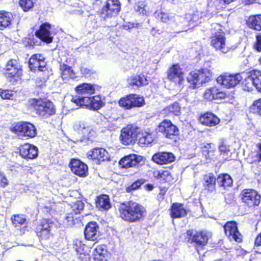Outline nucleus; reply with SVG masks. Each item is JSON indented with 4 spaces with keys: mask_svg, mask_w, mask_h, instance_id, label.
<instances>
[{
    "mask_svg": "<svg viewBox=\"0 0 261 261\" xmlns=\"http://www.w3.org/2000/svg\"><path fill=\"white\" fill-rule=\"evenodd\" d=\"M246 74L245 73L231 74L226 73L218 76L217 81L218 84L227 88L234 87L243 80Z\"/></svg>",
    "mask_w": 261,
    "mask_h": 261,
    "instance_id": "1a4fd4ad",
    "label": "nucleus"
},
{
    "mask_svg": "<svg viewBox=\"0 0 261 261\" xmlns=\"http://www.w3.org/2000/svg\"><path fill=\"white\" fill-rule=\"evenodd\" d=\"M76 95L72 101L77 106H85L93 110L100 109L103 106L102 101L99 95L91 96L95 92L94 87L91 84L83 83L76 87Z\"/></svg>",
    "mask_w": 261,
    "mask_h": 261,
    "instance_id": "f257e3e1",
    "label": "nucleus"
},
{
    "mask_svg": "<svg viewBox=\"0 0 261 261\" xmlns=\"http://www.w3.org/2000/svg\"><path fill=\"white\" fill-rule=\"evenodd\" d=\"M132 101V108L142 107L144 103V100L142 97H139L137 94H131Z\"/></svg>",
    "mask_w": 261,
    "mask_h": 261,
    "instance_id": "49530a36",
    "label": "nucleus"
},
{
    "mask_svg": "<svg viewBox=\"0 0 261 261\" xmlns=\"http://www.w3.org/2000/svg\"><path fill=\"white\" fill-rule=\"evenodd\" d=\"M148 186L149 187V190H151L152 189V188H153L152 186H151V185H148Z\"/></svg>",
    "mask_w": 261,
    "mask_h": 261,
    "instance_id": "774afa93",
    "label": "nucleus"
},
{
    "mask_svg": "<svg viewBox=\"0 0 261 261\" xmlns=\"http://www.w3.org/2000/svg\"><path fill=\"white\" fill-rule=\"evenodd\" d=\"M187 234L188 237V242L190 243L195 244V247L198 252L203 249L207 243L208 237L204 232H196L193 230H189Z\"/></svg>",
    "mask_w": 261,
    "mask_h": 261,
    "instance_id": "0eeeda50",
    "label": "nucleus"
},
{
    "mask_svg": "<svg viewBox=\"0 0 261 261\" xmlns=\"http://www.w3.org/2000/svg\"><path fill=\"white\" fill-rule=\"evenodd\" d=\"M14 94L12 91L0 89V96L3 99H12Z\"/></svg>",
    "mask_w": 261,
    "mask_h": 261,
    "instance_id": "8fccbe9b",
    "label": "nucleus"
},
{
    "mask_svg": "<svg viewBox=\"0 0 261 261\" xmlns=\"http://www.w3.org/2000/svg\"><path fill=\"white\" fill-rule=\"evenodd\" d=\"M137 139L138 144L141 146L149 144L153 141L151 134L146 132H140L139 130Z\"/></svg>",
    "mask_w": 261,
    "mask_h": 261,
    "instance_id": "2f4dec72",
    "label": "nucleus"
},
{
    "mask_svg": "<svg viewBox=\"0 0 261 261\" xmlns=\"http://www.w3.org/2000/svg\"><path fill=\"white\" fill-rule=\"evenodd\" d=\"M120 9L121 4L119 0H106L100 9V15L104 18L114 17Z\"/></svg>",
    "mask_w": 261,
    "mask_h": 261,
    "instance_id": "423d86ee",
    "label": "nucleus"
},
{
    "mask_svg": "<svg viewBox=\"0 0 261 261\" xmlns=\"http://www.w3.org/2000/svg\"><path fill=\"white\" fill-rule=\"evenodd\" d=\"M20 155L23 158L33 159L38 155V148L30 144H25L20 146Z\"/></svg>",
    "mask_w": 261,
    "mask_h": 261,
    "instance_id": "aec40b11",
    "label": "nucleus"
},
{
    "mask_svg": "<svg viewBox=\"0 0 261 261\" xmlns=\"http://www.w3.org/2000/svg\"><path fill=\"white\" fill-rule=\"evenodd\" d=\"M223 2L226 4H229L232 2L233 0H223Z\"/></svg>",
    "mask_w": 261,
    "mask_h": 261,
    "instance_id": "338daca9",
    "label": "nucleus"
},
{
    "mask_svg": "<svg viewBox=\"0 0 261 261\" xmlns=\"http://www.w3.org/2000/svg\"><path fill=\"white\" fill-rule=\"evenodd\" d=\"M203 96L205 99L212 101L214 99H223L225 97L226 94L220 91L218 88L213 87L206 90Z\"/></svg>",
    "mask_w": 261,
    "mask_h": 261,
    "instance_id": "a878e982",
    "label": "nucleus"
},
{
    "mask_svg": "<svg viewBox=\"0 0 261 261\" xmlns=\"http://www.w3.org/2000/svg\"><path fill=\"white\" fill-rule=\"evenodd\" d=\"M30 69L34 72L43 71L46 70V62L44 57L40 54L32 56L29 61Z\"/></svg>",
    "mask_w": 261,
    "mask_h": 261,
    "instance_id": "4468645a",
    "label": "nucleus"
},
{
    "mask_svg": "<svg viewBox=\"0 0 261 261\" xmlns=\"http://www.w3.org/2000/svg\"><path fill=\"white\" fill-rule=\"evenodd\" d=\"M175 160V156L173 153L167 152H159L152 157V160L160 165L169 164L174 162Z\"/></svg>",
    "mask_w": 261,
    "mask_h": 261,
    "instance_id": "412c9836",
    "label": "nucleus"
},
{
    "mask_svg": "<svg viewBox=\"0 0 261 261\" xmlns=\"http://www.w3.org/2000/svg\"><path fill=\"white\" fill-rule=\"evenodd\" d=\"M247 24L252 29L261 30V15L250 16L247 20Z\"/></svg>",
    "mask_w": 261,
    "mask_h": 261,
    "instance_id": "473e14b6",
    "label": "nucleus"
},
{
    "mask_svg": "<svg viewBox=\"0 0 261 261\" xmlns=\"http://www.w3.org/2000/svg\"><path fill=\"white\" fill-rule=\"evenodd\" d=\"M8 184V180L7 178L2 175H0V185L4 187L7 186Z\"/></svg>",
    "mask_w": 261,
    "mask_h": 261,
    "instance_id": "bf43d9fd",
    "label": "nucleus"
},
{
    "mask_svg": "<svg viewBox=\"0 0 261 261\" xmlns=\"http://www.w3.org/2000/svg\"><path fill=\"white\" fill-rule=\"evenodd\" d=\"M32 106L36 114L44 118H47L56 113L53 103L48 100L34 99L32 100Z\"/></svg>",
    "mask_w": 261,
    "mask_h": 261,
    "instance_id": "20e7f679",
    "label": "nucleus"
},
{
    "mask_svg": "<svg viewBox=\"0 0 261 261\" xmlns=\"http://www.w3.org/2000/svg\"><path fill=\"white\" fill-rule=\"evenodd\" d=\"M154 15L155 18L163 22L169 23L175 21V16L172 14L156 11Z\"/></svg>",
    "mask_w": 261,
    "mask_h": 261,
    "instance_id": "c9c22d12",
    "label": "nucleus"
},
{
    "mask_svg": "<svg viewBox=\"0 0 261 261\" xmlns=\"http://www.w3.org/2000/svg\"><path fill=\"white\" fill-rule=\"evenodd\" d=\"M213 27L216 32L211 37V45L216 51L223 54L227 53L230 48L226 43V38L222 27L219 24L215 23Z\"/></svg>",
    "mask_w": 261,
    "mask_h": 261,
    "instance_id": "7ed1b4c3",
    "label": "nucleus"
},
{
    "mask_svg": "<svg viewBox=\"0 0 261 261\" xmlns=\"http://www.w3.org/2000/svg\"><path fill=\"white\" fill-rule=\"evenodd\" d=\"M251 109L253 112L261 115V98L254 101Z\"/></svg>",
    "mask_w": 261,
    "mask_h": 261,
    "instance_id": "603ef678",
    "label": "nucleus"
},
{
    "mask_svg": "<svg viewBox=\"0 0 261 261\" xmlns=\"http://www.w3.org/2000/svg\"><path fill=\"white\" fill-rule=\"evenodd\" d=\"M188 211L184 205L179 203H174L171 207V217L173 218H180L187 215Z\"/></svg>",
    "mask_w": 261,
    "mask_h": 261,
    "instance_id": "393cba45",
    "label": "nucleus"
},
{
    "mask_svg": "<svg viewBox=\"0 0 261 261\" xmlns=\"http://www.w3.org/2000/svg\"><path fill=\"white\" fill-rule=\"evenodd\" d=\"M224 229L226 235L230 241H234L237 242L242 241V236L239 232L237 224L235 221L227 222L224 226Z\"/></svg>",
    "mask_w": 261,
    "mask_h": 261,
    "instance_id": "ddd939ff",
    "label": "nucleus"
},
{
    "mask_svg": "<svg viewBox=\"0 0 261 261\" xmlns=\"http://www.w3.org/2000/svg\"><path fill=\"white\" fill-rule=\"evenodd\" d=\"M134 24L128 23L127 24H124L123 25V28L125 30H128L131 28H134Z\"/></svg>",
    "mask_w": 261,
    "mask_h": 261,
    "instance_id": "0e129e2a",
    "label": "nucleus"
},
{
    "mask_svg": "<svg viewBox=\"0 0 261 261\" xmlns=\"http://www.w3.org/2000/svg\"><path fill=\"white\" fill-rule=\"evenodd\" d=\"M257 147L259 151L256 154L255 159L253 160V161H259L261 160V143L258 144Z\"/></svg>",
    "mask_w": 261,
    "mask_h": 261,
    "instance_id": "052dcab7",
    "label": "nucleus"
},
{
    "mask_svg": "<svg viewBox=\"0 0 261 261\" xmlns=\"http://www.w3.org/2000/svg\"><path fill=\"white\" fill-rule=\"evenodd\" d=\"M168 78L175 84H182L184 81V72L178 64H174L169 69Z\"/></svg>",
    "mask_w": 261,
    "mask_h": 261,
    "instance_id": "2eb2a0df",
    "label": "nucleus"
},
{
    "mask_svg": "<svg viewBox=\"0 0 261 261\" xmlns=\"http://www.w3.org/2000/svg\"><path fill=\"white\" fill-rule=\"evenodd\" d=\"M52 206L50 204L47 205V204H44L42 202L40 203V206L41 207H42L44 209V211H46L47 212H50V211L52 209Z\"/></svg>",
    "mask_w": 261,
    "mask_h": 261,
    "instance_id": "680f3d73",
    "label": "nucleus"
},
{
    "mask_svg": "<svg viewBox=\"0 0 261 261\" xmlns=\"http://www.w3.org/2000/svg\"><path fill=\"white\" fill-rule=\"evenodd\" d=\"M118 211L120 217L129 223L140 221L146 214L144 207L133 201L121 203L118 207Z\"/></svg>",
    "mask_w": 261,
    "mask_h": 261,
    "instance_id": "f03ea898",
    "label": "nucleus"
},
{
    "mask_svg": "<svg viewBox=\"0 0 261 261\" xmlns=\"http://www.w3.org/2000/svg\"><path fill=\"white\" fill-rule=\"evenodd\" d=\"M54 223L51 220L49 219H43L40 225L37 226L39 230L42 229H49L51 230L54 227Z\"/></svg>",
    "mask_w": 261,
    "mask_h": 261,
    "instance_id": "de8ad7c7",
    "label": "nucleus"
},
{
    "mask_svg": "<svg viewBox=\"0 0 261 261\" xmlns=\"http://www.w3.org/2000/svg\"><path fill=\"white\" fill-rule=\"evenodd\" d=\"M60 69L61 72V77L65 82L68 81L69 79H74L76 77L75 73L71 67L65 64H61Z\"/></svg>",
    "mask_w": 261,
    "mask_h": 261,
    "instance_id": "7c9ffc66",
    "label": "nucleus"
},
{
    "mask_svg": "<svg viewBox=\"0 0 261 261\" xmlns=\"http://www.w3.org/2000/svg\"><path fill=\"white\" fill-rule=\"evenodd\" d=\"M145 182L144 179H139L134 182L131 186L128 187L126 190L127 192H130L133 190L137 189L141 185L143 184Z\"/></svg>",
    "mask_w": 261,
    "mask_h": 261,
    "instance_id": "864d4df0",
    "label": "nucleus"
},
{
    "mask_svg": "<svg viewBox=\"0 0 261 261\" xmlns=\"http://www.w3.org/2000/svg\"><path fill=\"white\" fill-rule=\"evenodd\" d=\"M119 104L120 107L125 109H130L133 108L132 97L130 96V94L121 98L119 101Z\"/></svg>",
    "mask_w": 261,
    "mask_h": 261,
    "instance_id": "a18cd8bd",
    "label": "nucleus"
},
{
    "mask_svg": "<svg viewBox=\"0 0 261 261\" xmlns=\"http://www.w3.org/2000/svg\"><path fill=\"white\" fill-rule=\"evenodd\" d=\"M50 29V24L44 23L40 25V29L36 32L35 35L43 41L49 43L53 41Z\"/></svg>",
    "mask_w": 261,
    "mask_h": 261,
    "instance_id": "f3484780",
    "label": "nucleus"
},
{
    "mask_svg": "<svg viewBox=\"0 0 261 261\" xmlns=\"http://www.w3.org/2000/svg\"><path fill=\"white\" fill-rule=\"evenodd\" d=\"M87 156L89 159L96 160L99 163L108 160L109 159L108 152L102 148H95L89 151Z\"/></svg>",
    "mask_w": 261,
    "mask_h": 261,
    "instance_id": "a211bd4d",
    "label": "nucleus"
},
{
    "mask_svg": "<svg viewBox=\"0 0 261 261\" xmlns=\"http://www.w3.org/2000/svg\"><path fill=\"white\" fill-rule=\"evenodd\" d=\"M98 226L96 222L89 223L85 229L84 234L87 240L96 241L99 237Z\"/></svg>",
    "mask_w": 261,
    "mask_h": 261,
    "instance_id": "4be33fe9",
    "label": "nucleus"
},
{
    "mask_svg": "<svg viewBox=\"0 0 261 261\" xmlns=\"http://www.w3.org/2000/svg\"><path fill=\"white\" fill-rule=\"evenodd\" d=\"M35 0H19V5L24 12H28L34 7Z\"/></svg>",
    "mask_w": 261,
    "mask_h": 261,
    "instance_id": "79ce46f5",
    "label": "nucleus"
},
{
    "mask_svg": "<svg viewBox=\"0 0 261 261\" xmlns=\"http://www.w3.org/2000/svg\"><path fill=\"white\" fill-rule=\"evenodd\" d=\"M200 122L207 126H213L220 122V119L212 113H206L200 117Z\"/></svg>",
    "mask_w": 261,
    "mask_h": 261,
    "instance_id": "cd10ccee",
    "label": "nucleus"
},
{
    "mask_svg": "<svg viewBox=\"0 0 261 261\" xmlns=\"http://www.w3.org/2000/svg\"><path fill=\"white\" fill-rule=\"evenodd\" d=\"M217 181L218 185L225 189L231 187L232 185V179L227 174H220L217 177Z\"/></svg>",
    "mask_w": 261,
    "mask_h": 261,
    "instance_id": "72a5a7b5",
    "label": "nucleus"
},
{
    "mask_svg": "<svg viewBox=\"0 0 261 261\" xmlns=\"http://www.w3.org/2000/svg\"><path fill=\"white\" fill-rule=\"evenodd\" d=\"M215 146L213 143H207L202 148V153L207 159H212L214 155Z\"/></svg>",
    "mask_w": 261,
    "mask_h": 261,
    "instance_id": "a19ab883",
    "label": "nucleus"
},
{
    "mask_svg": "<svg viewBox=\"0 0 261 261\" xmlns=\"http://www.w3.org/2000/svg\"><path fill=\"white\" fill-rule=\"evenodd\" d=\"M255 48L257 51H261V35L256 36V42L255 45Z\"/></svg>",
    "mask_w": 261,
    "mask_h": 261,
    "instance_id": "13d9d810",
    "label": "nucleus"
},
{
    "mask_svg": "<svg viewBox=\"0 0 261 261\" xmlns=\"http://www.w3.org/2000/svg\"><path fill=\"white\" fill-rule=\"evenodd\" d=\"M253 79L252 78V73L247 77H245L244 80L242 82L243 89L245 91H251L255 87Z\"/></svg>",
    "mask_w": 261,
    "mask_h": 261,
    "instance_id": "ea45409f",
    "label": "nucleus"
},
{
    "mask_svg": "<svg viewBox=\"0 0 261 261\" xmlns=\"http://www.w3.org/2000/svg\"><path fill=\"white\" fill-rule=\"evenodd\" d=\"M51 230L49 229L39 230V228H36V233L39 237L42 239H48L50 236Z\"/></svg>",
    "mask_w": 261,
    "mask_h": 261,
    "instance_id": "3c124183",
    "label": "nucleus"
},
{
    "mask_svg": "<svg viewBox=\"0 0 261 261\" xmlns=\"http://www.w3.org/2000/svg\"><path fill=\"white\" fill-rule=\"evenodd\" d=\"M73 248L80 254L84 255L86 261H87V259L89 260L88 253L89 252V248L84 244L83 241L79 239L75 240L73 241Z\"/></svg>",
    "mask_w": 261,
    "mask_h": 261,
    "instance_id": "c85d7f7f",
    "label": "nucleus"
},
{
    "mask_svg": "<svg viewBox=\"0 0 261 261\" xmlns=\"http://www.w3.org/2000/svg\"><path fill=\"white\" fill-rule=\"evenodd\" d=\"M13 225L15 227H23L27 226V221L25 216L23 215H14L11 217Z\"/></svg>",
    "mask_w": 261,
    "mask_h": 261,
    "instance_id": "e433bc0d",
    "label": "nucleus"
},
{
    "mask_svg": "<svg viewBox=\"0 0 261 261\" xmlns=\"http://www.w3.org/2000/svg\"><path fill=\"white\" fill-rule=\"evenodd\" d=\"M157 130L162 133L166 138H171L172 136L178 134V129L171 121L164 120L158 126Z\"/></svg>",
    "mask_w": 261,
    "mask_h": 261,
    "instance_id": "f8f14e48",
    "label": "nucleus"
},
{
    "mask_svg": "<svg viewBox=\"0 0 261 261\" xmlns=\"http://www.w3.org/2000/svg\"><path fill=\"white\" fill-rule=\"evenodd\" d=\"M135 10L137 12L140 14H145L146 11L144 9V5L143 3L139 4L135 6Z\"/></svg>",
    "mask_w": 261,
    "mask_h": 261,
    "instance_id": "4d7b16f0",
    "label": "nucleus"
},
{
    "mask_svg": "<svg viewBox=\"0 0 261 261\" xmlns=\"http://www.w3.org/2000/svg\"><path fill=\"white\" fill-rule=\"evenodd\" d=\"M138 128L132 125H128L121 130L120 139L124 145L134 144L137 140Z\"/></svg>",
    "mask_w": 261,
    "mask_h": 261,
    "instance_id": "9d476101",
    "label": "nucleus"
},
{
    "mask_svg": "<svg viewBox=\"0 0 261 261\" xmlns=\"http://www.w3.org/2000/svg\"><path fill=\"white\" fill-rule=\"evenodd\" d=\"M216 178L213 173H210L204 176L203 185L205 189L213 192L215 189Z\"/></svg>",
    "mask_w": 261,
    "mask_h": 261,
    "instance_id": "c756f323",
    "label": "nucleus"
},
{
    "mask_svg": "<svg viewBox=\"0 0 261 261\" xmlns=\"http://www.w3.org/2000/svg\"><path fill=\"white\" fill-rule=\"evenodd\" d=\"M212 73L211 70L206 68L197 71H193L188 75L187 81L193 85V88H196L208 82L212 76Z\"/></svg>",
    "mask_w": 261,
    "mask_h": 261,
    "instance_id": "39448f33",
    "label": "nucleus"
},
{
    "mask_svg": "<svg viewBox=\"0 0 261 261\" xmlns=\"http://www.w3.org/2000/svg\"><path fill=\"white\" fill-rule=\"evenodd\" d=\"M86 124V123L83 122L77 121L73 125V129L74 130L76 131L79 134L81 135Z\"/></svg>",
    "mask_w": 261,
    "mask_h": 261,
    "instance_id": "6e6d98bb",
    "label": "nucleus"
},
{
    "mask_svg": "<svg viewBox=\"0 0 261 261\" xmlns=\"http://www.w3.org/2000/svg\"><path fill=\"white\" fill-rule=\"evenodd\" d=\"M142 159L141 156L134 154H129L122 159L119 161V165L123 168L132 167L139 163Z\"/></svg>",
    "mask_w": 261,
    "mask_h": 261,
    "instance_id": "5701e85b",
    "label": "nucleus"
},
{
    "mask_svg": "<svg viewBox=\"0 0 261 261\" xmlns=\"http://www.w3.org/2000/svg\"><path fill=\"white\" fill-rule=\"evenodd\" d=\"M77 220V217L73 216V213H70L65 216L63 220V225L64 227H70L75 223V221Z\"/></svg>",
    "mask_w": 261,
    "mask_h": 261,
    "instance_id": "c03bdc74",
    "label": "nucleus"
},
{
    "mask_svg": "<svg viewBox=\"0 0 261 261\" xmlns=\"http://www.w3.org/2000/svg\"><path fill=\"white\" fill-rule=\"evenodd\" d=\"M240 197L242 202L249 207L258 206L260 202V195L254 189H244L240 194Z\"/></svg>",
    "mask_w": 261,
    "mask_h": 261,
    "instance_id": "6e6552de",
    "label": "nucleus"
},
{
    "mask_svg": "<svg viewBox=\"0 0 261 261\" xmlns=\"http://www.w3.org/2000/svg\"><path fill=\"white\" fill-rule=\"evenodd\" d=\"M129 86L133 88H139L148 85V82L146 77L143 74L133 75L127 80Z\"/></svg>",
    "mask_w": 261,
    "mask_h": 261,
    "instance_id": "b1692460",
    "label": "nucleus"
},
{
    "mask_svg": "<svg viewBox=\"0 0 261 261\" xmlns=\"http://www.w3.org/2000/svg\"><path fill=\"white\" fill-rule=\"evenodd\" d=\"M70 167L72 172L79 176L84 177L87 174L88 167L87 165L79 160H71Z\"/></svg>",
    "mask_w": 261,
    "mask_h": 261,
    "instance_id": "dca6fc26",
    "label": "nucleus"
},
{
    "mask_svg": "<svg viewBox=\"0 0 261 261\" xmlns=\"http://www.w3.org/2000/svg\"><path fill=\"white\" fill-rule=\"evenodd\" d=\"M255 244L257 246L261 245V233L256 237L255 241Z\"/></svg>",
    "mask_w": 261,
    "mask_h": 261,
    "instance_id": "e2e57ef3",
    "label": "nucleus"
},
{
    "mask_svg": "<svg viewBox=\"0 0 261 261\" xmlns=\"http://www.w3.org/2000/svg\"><path fill=\"white\" fill-rule=\"evenodd\" d=\"M84 207V203L81 200H77L71 204V208L75 215L79 214L82 211Z\"/></svg>",
    "mask_w": 261,
    "mask_h": 261,
    "instance_id": "09e8293b",
    "label": "nucleus"
},
{
    "mask_svg": "<svg viewBox=\"0 0 261 261\" xmlns=\"http://www.w3.org/2000/svg\"><path fill=\"white\" fill-rule=\"evenodd\" d=\"M93 133L94 132L92 128L86 124L84 127V128H83L82 130L81 135L83 138H89V137H91L93 135Z\"/></svg>",
    "mask_w": 261,
    "mask_h": 261,
    "instance_id": "5fc2aeb1",
    "label": "nucleus"
},
{
    "mask_svg": "<svg viewBox=\"0 0 261 261\" xmlns=\"http://www.w3.org/2000/svg\"><path fill=\"white\" fill-rule=\"evenodd\" d=\"M18 135L34 137L37 134L36 129L34 125L28 122H20L17 123L12 129Z\"/></svg>",
    "mask_w": 261,
    "mask_h": 261,
    "instance_id": "9b49d317",
    "label": "nucleus"
},
{
    "mask_svg": "<svg viewBox=\"0 0 261 261\" xmlns=\"http://www.w3.org/2000/svg\"><path fill=\"white\" fill-rule=\"evenodd\" d=\"M81 71L83 74L86 75L89 73V70L86 68L82 67L81 68Z\"/></svg>",
    "mask_w": 261,
    "mask_h": 261,
    "instance_id": "69168bd1",
    "label": "nucleus"
},
{
    "mask_svg": "<svg viewBox=\"0 0 261 261\" xmlns=\"http://www.w3.org/2000/svg\"><path fill=\"white\" fill-rule=\"evenodd\" d=\"M93 255L95 261L106 260L108 255L106 245L105 244L97 245L93 251Z\"/></svg>",
    "mask_w": 261,
    "mask_h": 261,
    "instance_id": "bb28decb",
    "label": "nucleus"
},
{
    "mask_svg": "<svg viewBox=\"0 0 261 261\" xmlns=\"http://www.w3.org/2000/svg\"><path fill=\"white\" fill-rule=\"evenodd\" d=\"M6 74L9 76H19L21 73V66L16 59H11L6 65Z\"/></svg>",
    "mask_w": 261,
    "mask_h": 261,
    "instance_id": "6ab92c4d",
    "label": "nucleus"
},
{
    "mask_svg": "<svg viewBox=\"0 0 261 261\" xmlns=\"http://www.w3.org/2000/svg\"><path fill=\"white\" fill-rule=\"evenodd\" d=\"M251 73L255 87L258 91L261 92V72L255 70Z\"/></svg>",
    "mask_w": 261,
    "mask_h": 261,
    "instance_id": "37998d69",
    "label": "nucleus"
},
{
    "mask_svg": "<svg viewBox=\"0 0 261 261\" xmlns=\"http://www.w3.org/2000/svg\"><path fill=\"white\" fill-rule=\"evenodd\" d=\"M164 111V114L167 115H174L178 116L180 114V107L177 102H174L172 105L166 107Z\"/></svg>",
    "mask_w": 261,
    "mask_h": 261,
    "instance_id": "58836bf2",
    "label": "nucleus"
},
{
    "mask_svg": "<svg viewBox=\"0 0 261 261\" xmlns=\"http://www.w3.org/2000/svg\"><path fill=\"white\" fill-rule=\"evenodd\" d=\"M12 17L10 13L0 12V29L3 30L8 27L11 24Z\"/></svg>",
    "mask_w": 261,
    "mask_h": 261,
    "instance_id": "f704fd0d",
    "label": "nucleus"
},
{
    "mask_svg": "<svg viewBox=\"0 0 261 261\" xmlns=\"http://www.w3.org/2000/svg\"><path fill=\"white\" fill-rule=\"evenodd\" d=\"M96 206L99 208L108 210L111 207L109 198L108 195H102L97 197Z\"/></svg>",
    "mask_w": 261,
    "mask_h": 261,
    "instance_id": "4c0bfd02",
    "label": "nucleus"
}]
</instances>
